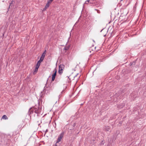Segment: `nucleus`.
<instances>
[{"label": "nucleus", "instance_id": "6", "mask_svg": "<svg viewBox=\"0 0 146 146\" xmlns=\"http://www.w3.org/2000/svg\"><path fill=\"white\" fill-rule=\"evenodd\" d=\"M33 111L35 113H38L40 112V109L38 108H35Z\"/></svg>", "mask_w": 146, "mask_h": 146}, {"label": "nucleus", "instance_id": "12", "mask_svg": "<svg viewBox=\"0 0 146 146\" xmlns=\"http://www.w3.org/2000/svg\"><path fill=\"white\" fill-rule=\"evenodd\" d=\"M106 131H109V130H110V127H107L106 129Z\"/></svg>", "mask_w": 146, "mask_h": 146}, {"label": "nucleus", "instance_id": "17", "mask_svg": "<svg viewBox=\"0 0 146 146\" xmlns=\"http://www.w3.org/2000/svg\"><path fill=\"white\" fill-rule=\"evenodd\" d=\"M130 64L131 66L132 65V64H131V63H130Z\"/></svg>", "mask_w": 146, "mask_h": 146}, {"label": "nucleus", "instance_id": "16", "mask_svg": "<svg viewBox=\"0 0 146 146\" xmlns=\"http://www.w3.org/2000/svg\"><path fill=\"white\" fill-rule=\"evenodd\" d=\"M114 100L115 101V102H116L117 101V99H116V100Z\"/></svg>", "mask_w": 146, "mask_h": 146}, {"label": "nucleus", "instance_id": "5", "mask_svg": "<svg viewBox=\"0 0 146 146\" xmlns=\"http://www.w3.org/2000/svg\"><path fill=\"white\" fill-rule=\"evenodd\" d=\"M46 52V50H45L43 53L39 61L41 62L43 60L45 56Z\"/></svg>", "mask_w": 146, "mask_h": 146}, {"label": "nucleus", "instance_id": "2", "mask_svg": "<svg viewBox=\"0 0 146 146\" xmlns=\"http://www.w3.org/2000/svg\"><path fill=\"white\" fill-rule=\"evenodd\" d=\"M50 90V87H47L45 86L44 88L43 92H45V93L47 94L49 92Z\"/></svg>", "mask_w": 146, "mask_h": 146}, {"label": "nucleus", "instance_id": "7", "mask_svg": "<svg viewBox=\"0 0 146 146\" xmlns=\"http://www.w3.org/2000/svg\"><path fill=\"white\" fill-rule=\"evenodd\" d=\"M51 2L50 1H48V2L46 4V5L45 6V9H46L47 8H48L49 6V5L51 3Z\"/></svg>", "mask_w": 146, "mask_h": 146}, {"label": "nucleus", "instance_id": "4", "mask_svg": "<svg viewBox=\"0 0 146 146\" xmlns=\"http://www.w3.org/2000/svg\"><path fill=\"white\" fill-rule=\"evenodd\" d=\"M54 73L52 75V81H53L54 80L56 76V69H55L53 71Z\"/></svg>", "mask_w": 146, "mask_h": 146}, {"label": "nucleus", "instance_id": "13", "mask_svg": "<svg viewBox=\"0 0 146 146\" xmlns=\"http://www.w3.org/2000/svg\"><path fill=\"white\" fill-rule=\"evenodd\" d=\"M89 0H87L86 1L85 4H88V3L89 2Z\"/></svg>", "mask_w": 146, "mask_h": 146}, {"label": "nucleus", "instance_id": "14", "mask_svg": "<svg viewBox=\"0 0 146 146\" xmlns=\"http://www.w3.org/2000/svg\"><path fill=\"white\" fill-rule=\"evenodd\" d=\"M58 143H56L53 146H57L58 145L57 144Z\"/></svg>", "mask_w": 146, "mask_h": 146}, {"label": "nucleus", "instance_id": "10", "mask_svg": "<svg viewBox=\"0 0 146 146\" xmlns=\"http://www.w3.org/2000/svg\"><path fill=\"white\" fill-rule=\"evenodd\" d=\"M69 46H66L64 48V50H68L69 48Z\"/></svg>", "mask_w": 146, "mask_h": 146}, {"label": "nucleus", "instance_id": "9", "mask_svg": "<svg viewBox=\"0 0 146 146\" xmlns=\"http://www.w3.org/2000/svg\"><path fill=\"white\" fill-rule=\"evenodd\" d=\"M2 119H8L6 115H3L2 117Z\"/></svg>", "mask_w": 146, "mask_h": 146}, {"label": "nucleus", "instance_id": "8", "mask_svg": "<svg viewBox=\"0 0 146 146\" xmlns=\"http://www.w3.org/2000/svg\"><path fill=\"white\" fill-rule=\"evenodd\" d=\"M41 63V62L38 61L37 62V64L36 65V67H38L39 68L40 65V63Z\"/></svg>", "mask_w": 146, "mask_h": 146}, {"label": "nucleus", "instance_id": "3", "mask_svg": "<svg viewBox=\"0 0 146 146\" xmlns=\"http://www.w3.org/2000/svg\"><path fill=\"white\" fill-rule=\"evenodd\" d=\"M64 65L63 64H60L59 66L58 71L59 74L61 73L62 72V71L64 69Z\"/></svg>", "mask_w": 146, "mask_h": 146}, {"label": "nucleus", "instance_id": "1", "mask_svg": "<svg viewBox=\"0 0 146 146\" xmlns=\"http://www.w3.org/2000/svg\"><path fill=\"white\" fill-rule=\"evenodd\" d=\"M64 135V132H62L59 136L58 137L57 141H56V143H58L60 142L62 139L63 138Z\"/></svg>", "mask_w": 146, "mask_h": 146}, {"label": "nucleus", "instance_id": "15", "mask_svg": "<svg viewBox=\"0 0 146 146\" xmlns=\"http://www.w3.org/2000/svg\"><path fill=\"white\" fill-rule=\"evenodd\" d=\"M53 0H49V1L51 2Z\"/></svg>", "mask_w": 146, "mask_h": 146}, {"label": "nucleus", "instance_id": "11", "mask_svg": "<svg viewBox=\"0 0 146 146\" xmlns=\"http://www.w3.org/2000/svg\"><path fill=\"white\" fill-rule=\"evenodd\" d=\"M38 68L36 67L35 70L34 72V73H36L37 71Z\"/></svg>", "mask_w": 146, "mask_h": 146}]
</instances>
